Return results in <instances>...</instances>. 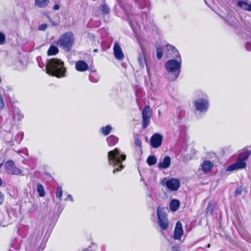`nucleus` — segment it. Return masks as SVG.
I'll return each mask as SVG.
<instances>
[{
  "label": "nucleus",
  "mask_w": 251,
  "mask_h": 251,
  "mask_svg": "<svg viewBox=\"0 0 251 251\" xmlns=\"http://www.w3.org/2000/svg\"><path fill=\"white\" fill-rule=\"evenodd\" d=\"M45 69L47 73L50 75L57 77L65 76L66 69L64 67V62L59 59L54 58L47 60Z\"/></svg>",
  "instance_id": "1"
},
{
  "label": "nucleus",
  "mask_w": 251,
  "mask_h": 251,
  "mask_svg": "<svg viewBox=\"0 0 251 251\" xmlns=\"http://www.w3.org/2000/svg\"><path fill=\"white\" fill-rule=\"evenodd\" d=\"M136 2L139 5L141 9H146L144 11L142 12V19L138 20L133 16L128 14L127 12L125 11L128 20L129 24L133 28V26L136 25L140 26L141 25L146 24L148 21V12L149 11V2L148 0H135Z\"/></svg>",
  "instance_id": "2"
},
{
  "label": "nucleus",
  "mask_w": 251,
  "mask_h": 251,
  "mask_svg": "<svg viewBox=\"0 0 251 251\" xmlns=\"http://www.w3.org/2000/svg\"><path fill=\"white\" fill-rule=\"evenodd\" d=\"M175 56H176V58L168 60L165 64L167 72L173 74V75L169 78L171 81L176 79L181 69L182 59L180 53L176 51H175Z\"/></svg>",
  "instance_id": "3"
},
{
  "label": "nucleus",
  "mask_w": 251,
  "mask_h": 251,
  "mask_svg": "<svg viewBox=\"0 0 251 251\" xmlns=\"http://www.w3.org/2000/svg\"><path fill=\"white\" fill-rule=\"evenodd\" d=\"M126 155L122 154L120 150L115 148L114 150L108 152V159L109 164L114 168L113 173H115L116 171H120L123 168L122 161L126 160Z\"/></svg>",
  "instance_id": "4"
},
{
  "label": "nucleus",
  "mask_w": 251,
  "mask_h": 251,
  "mask_svg": "<svg viewBox=\"0 0 251 251\" xmlns=\"http://www.w3.org/2000/svg\"><path fill=\"white\" fill-rule=\"evenodd\" d=\"M74 42V34L70 32L62 35L57 41V45L61 48L69 50Z\"/></svg>",
  "instance_id": "5"
},
{
  "label": "nucleus",
  "mask_w": 251,
  "mask_h": 251,
  "mask_svg": "<svg viewBox=\"0 0 251 251\" xmlns=\"http://www.w3.org/2000/svg\"><path fill=\"white\" fill-rule=\"evenodd\" d=\"M157 220L159 225L163 230H167L169 221L166 214L163 211V208L158 207L157 210Z\"/></svg>",
  "instance_id": "6"
},
{
  "label": "nucleus",
  "mask_w": 251,
  "mask_h": 251,
  "mask_svg": "<svg viewBox=\"0 0 251 251\" xmlns=\"http://www.w3.org/2000/svg\"><path fill=\"white\" fill-rule=\"evenodd\" d=\"M249 155L250 154H247L243 158L238 157L235 163L229 165L226 168V171L227 172H230L237 169L245 168L247 166L245 160L248 158Z\"/></svg>",
  "instance_id": "7"
},
{
  "label": "nucleus",
  "mask_w": 251,
  "mask_h": 251,
  "mask_svg": "<svg viewBox=\"0 0 251 251\" xmlns=\"http://www.w3.org/2000/svg\"><path fill=\"white\" fill-rule=\"evenodd\" d=\"M5 168L7 174L12 175H20L21 174V170L16 167L14 162L11 160H8L5 164Z\"/></svg>",
  "instance_id": "8"
},
{
  "label": "nucleus",
  "mask_w": 251,
  "mask_h": 251,
  "mask_svg": "<svg viewBox=\"0 0 251 251\" xmlns=\"http://www.w3.org/2000/svg\"><path fill=\"white\" fill-rule=\"evenodd\" d=\"M195 106L197 110L205 112L207 111L209 103L206 99H199L195 101Z\"/></svg>",
  "instance_id": "9"
},
{
  "label": "nucleus",
  "mask_w": 251,
  "mask_h": 251,
  "mask_svg": "<svg viewBox=\"0 0 251 251\" xmlns=\"http://www.w3.org/2000/svg\"><path fill=\"white\" fill-rule=\"evenodd\" d=\"M143 124L142 128L145 129L150 124V118L151 116V111L149 106H146L144 108L142 112Z\"/></svg>",
  "instance_id": "10"
},
{
  "label": "nucleus",
  "mask_w": 251,
  "mask_h": 251,
  "mask_svg": "<svg viewBox=\"0 0 251 251\" xmlns=\"http://www.w3.org/2000/svg\"><path fill=\"white\" fill-rule=\"evenodd\" d=\"M163 137L159 133L154 134L150 139L151 146L153 148H158L161 146Z\"/></svg>",
  "instance_id": "11"
},
{
  "label": "nucleus",
  "mask_w": 251,
  "mask_h": 251,
  "mask_svg": "<svg viewBox=\"0 0 251 251\" xmlns=\"http://www.w3.org/2000/svg\"><path fill=\"white\" fill-rule=\"evenodd\" d=\"M167 188L171 191H176L180 186V182L178 179L172 178L166 182Z\"/></svg>",
  "instance_id": "12"
},
{
  "label": "nucleus",
  "mask_w": 251,
  "mask_h": 251,
  "mask_svg": "<svg viewBox=\"0 0 251 251\" xmlns=\"http://www.w3.org/2000/svg\"><path fill=\"white\" fill-rule=\"evenodd\" d=\"M183 233V230L181 222L178 221L176 222L175 228L174 230V233L173 238L175 240H178L181 241V236Z\"/></svg>",
  "instance_id": "13"
},
{
  "label": "nucleus",
  "mask_w": 251,
  "mask_h": 251,
  "mask_svg": "<svg viewBox=\"0 0 251 251\" xmlns=\"http://www.w3.org/2000/svg\"><path fill=\"white\" fill-rule=\"evenodd\" d=\"M140 46L142 51V53H140L139 54L138 57V62L140 67L143 68L145 67V65H147L145 57V50L140 44Z\"/></svg>",
  "instance_id": "14"
},
{
  "label": "nucleus",
  "mask_w": 251,
  "mask_h": 251,
  "mask_svg": "<svg viewBox=\"0 0 251 251\" xmlns=\"http://www.w3.org/2000/svg\"><path fill=\"white\" fill-rule=\"evenodd\" d=\"M171 164V158L169 156H166L161 159L158 164V167L159 169H166L169 167Z\"/></svg>",
  "instance_id": "15"
},
{
  "label": "nucleus",
  "mask_w": 251,
  "mask_h": 251,
  "mask_svg": "<svg viewBox=\"0 0 251 251\" xmlns=\"http://www.w3.org/2000/svg\"><path fill=\"white\" fill-rule=\"evenodd\" d=\"M113 51L115 58L119 60H122L124 58V54L122 52L121 48L118 43H115L114 48Z\"/></svg>",
  "instance_id": "16"
},
{
  "label": "nucleus",
  "mask_w": 251,
  "mask_h": 251,
  "mask_svg": "<svg viewBox=\"0 0 251 251\" xmlns=\"http://www.w3.org/2000/svg\"><path fill=\"white\" fill-rule=\"evenodd\" d=\"M75 69L79 72H84L88 70V64L83 60H79L75 63Z\"/></svg>",
  "instance_id": "17"
},
{
  "label": "nucleus",
  "mask_w": 251,
  "mask_h": 251,
  "mask_svg": "<svg viewBox=\"0 0 251 251\" xmlns=\"http://www.w3.org/2000/svg\"><path fill=\"white\" fill-rule=\"evenodd\" d=\"M226 23L232 27L236 28V20L235 17L231 13H229L226 17L224 18Z\"/></svg>",
  "instance_id": "18"
},
{
  "label": "nucleus",
  "mask_w": 251,
  "mask_h": 251,
  "mask_svg": "<svg viewBox=\"0 0 251 251\" xmlns=\"http://www.w3.org/2000/svg\"><path fill=\"white\" fill-rule=\"evenodd\" d=\"M166 48L167 50V57L176 58V56H175V51H178L174 46L171 45H167Z\"/></svg>",
  "instance_id": "19"
},
{
  "label": "nucleus",
  "mask_w": 251,
  "mask_h": 251,
  "mask_svg": "<svg viewBox=\"0 0 251 251\" xmlns=\"http://www.w3.org/2000/svg\"><path fill=\"white\" fill-rule=\"evenodd\" d=\"M237 5L244 10L251 11V4H248L247 1H238Z\"/></svg>",
  "instance_id": "20"
},
{
  "label": "nucleus",
  "mask_w": 251,
  "mask_h": 251,
  "mask_svg": "<svg viewBox=\"0 0 251 251\" xmlns=\"http://www.w3.org/2000/svg\"><path fill=\"white\" fill-rule=\"evenodd\" d=\"M118 138L113 135H110L106 138V141L109 146L115 145L118 142Z\"/></svg>",
  "instance_id": "21"
},
{
  "label": "nucleus",
  "mask_w": 251,
  "mask_h": 251,
  "mask_svg": "<svg viewBox=\"0 0 251 251\" xmlns=\"http://www.w3.org/2000/svg\"><path fill=\"white\" fill-rule=\"evenodd\" d=\"M202 170L205 172H209L213 167V164L210 161H204L201 165Z\"/></svg>",
  "instance_id": "22"
},
{
  "label": "nucleus",
  "mask_w": 251,
  "mask_h": 251,
  "mask_svg": "<svg viewBox=\"0 0 251 251\" xmlns=\"http://www.w3.org/2000/svg\"><path fill=\"white\" fill-rule=\"evenodd\" d=\"M49 0H35L34 4L38 7L45 8L49 5Z\"/></svg>",
  "instance_id": "23"
},
{
  "label": "nucleus",
  "mask_w": 251,
  "mask_h": 251,
  "mask_svg": "<svg viewBox=\"0 0 251 251\" xmlns=\"http://www.w3.org/2000/svg\"><path fill=\"white\" fill-rule=\"evenodd\" d=\"M180 205V202L176 199H174L172 200L170 204V208L172 211H176Z\"/></svg>",
  "instance_id": "24"
},
{
  "label": "nucleus",
  "mask_w": 251,
  "mask_h": 251,
  "mask_svg": "<svg viewBox=\"0 0 251 251\" xmlns=\"http://www.w3.org/2000/svg\"><path fill=\"white\" fill-rule=\"evenodd\" d=\"M13 119L15 121H19L23 117L21 111L18 108H15L13 110Z\"/></svg>",
  "instance_id": "25"
},
{
  "label": "nucleus",
  "mask_w": 251,
  "mask_h": 251,
  "mask_svg": "<svg viewBox=\"0 0 251 251\" xmlns=\"http://www.w3.org/2000/svg\"><path fill=\"white\" fill-rule=\"evenodd\" d=\"M59 51L58 49L54 45H51L47 52L48 55H54L57 54Z\"/></svg>",
  "instance_id": "26"
},
{
  "label": "nucleus",
  "mask_w": 251,
  "mask_h": 251,
  "mask_svg": "<svg viewBox=\"0 0 251 251\" xmlns=\"http://www.w3.org/2000/svg\"><path fill=\"white\" fill-rule=\"evenodd\" d=\"M37 191L40 197H43L45 195L44 187L41 184H37Z\"/></svg>",
  "instance_id": "27"
},
{
  "label": "nucleus",
  "mask_w": 251,
  "mask_h": 251,
  "mask_svg": "<svg viewBox=\"0 0 251 251\" xmlns=\"http://www.w3.org/2000/svg\"><path fill=\"white\" fill-rule=\"evenodd\" d=\"M112 127L110 125H107L101 128V133L104 136L108 135L110 133Z\"/></svg>",
  "instance_id": "28"
},
{
  "label": "nucleus",
  "mask_w": 251,
  "mask_h": 251,
  "mask_svg": "<svg viewBox=\"0 0 251 251\" xmlns=\"http://www.w3.org/2000/svg\"><path fill=\"white\" fill-rule=\"evenodd\" d=\"M157 162V158L154 155L149 156L147 159V163L149 166H152Z\"/></svg>",
  "instance_id": "29"
},
{
  "label": "nucleus",
  "mask_w": 251,
  "mask_h": 251,
  "mask_svg": "<svg viewBox=\"0 0 251 251\" xmlns=\"http://www.w3.org/2000/svg\"><path fill=\"white\" fill-rule=\"evenodd\" d=\"M100 9L103 14H107L110 12L109 8L105 3H103L101 5Z\"/></svg>",
  "instance_id": "30"
},
{
  "label": "nucleus",
  "mask_w": 251,
  "mask_h": 251,
  "mask_svg": "<svg viewBox=\"0 0 251 251\" xmlns=\"http://www.w3.org/2000/svg\"><path fill=\"white\" fill-rule=\"evenodd\" d=\"M163 49L161 47L157 48V50H156V56H157V58L158 60H160L162 58V57L163 56Z\"/></svg>",
  "instance_id": "31"
},
{
  "label": "nucleus",
  "mask_w": 251,
  "mask_h": 251,
  "mask_svg": "<svg viewBox=\"0 0 251 251\" xmlns=\"http://www.w3.org/2000/svg\"><path fill=\"white\" fill-rule=\"evenodd\" d=\"M24 133L23 132H19L16 135L15 140L18 143H20L23 139Z\"/></svg>",
  "instance_id": "32"
},
{
  "label": "nucleus",
  "mask_w": 251,
  "mask_h": 251,
  "mask_svg": "<svg viewBox=\"0 0 251 251\" xmlns=\"http://www.w3.org/2000/svg\"><path fill=\"white\" fill-rule=\"evenodd\" d=\"M134 144L137 147L139 148V151L142 153V143L141 140H140L139 138H136L135 139Z\"/></svg>",
  "instance_id": "33"
},
{
  "label": "nucleus",
  "mask_w": 251,
  "mask_h": 251,
  "mask_svg": "<svg viewBox=\"0 0 251 251\" xmlns=\"http://www.w3.org/2000/svg\"><path fill=\"white\" fill-rule=\"evenodd\" d=\"M62 196V189L61 187H57L56 192V197L61 201V198Z\"/></svg>",
  "instance_id": "34"
},
{
  "label": "nucleus",
  "mask_w": 251,
  "mask_h": 251,
  "mask_svg": "<svg viewBox=\"0 0 251 251\" xmlns=\"http://www.w3.org/2000/svg\"><path fill=\"white\" fill-rule=\"evenodd\" d=\"M245 47L247 50L251 51V38L247 39L245 43Z\"/></svg>",
  "instance_id": "35"
},
{
  "label": "nucleus",
  "mask_w": 251,
  "mask_h": 251,
  "mask_svg": "<svg viewBox=\"0 0 251 251\" xmlns=\"http://www.w3.org/2000/svg\"><path fill=\"white\" fill-rule=\"evenodd\" d=\"M5 40L6 37L5 35L2 32H0V45H4L5 43Z\"/></svg>",
  "instance_id": "36"
},
{
  "label": "nucleus",
  "mask_w": 251,
  "mask_h": 251,
  "mask_svg": "<svg viewBox=\"0 0 251 251\" xmlns=\"http://www.w3.org/2000/svg\"><path fill=\"white\" fill-rule=\"evenodd\" d=\"M89 80L91 82L97 83L99 81V78L98 77H96L92 75H90Z\"/></svg>",
  "instance_id": "37"
},
{
  "label": "nucleus",
  "mask_w": 251,
  "mask_h": 251,
  "mask_svg": "<svg viewBox=\"0 0 251 251\" xmlns=\"http://www.w3.org/2000/svg\"><path fill=\"white\" fill-rule=\"evenodd\" d=\"M47 26V24H42L39 26L38 29L40 31H45L46 30Z\"/></svg>",
  "instance_id": "38"
},
{
  "label": "nucleus",
  "mask_w": 251,
  "mask_h": 251,
  "mask_svg": "<svg viewBox=\"0 0 251 251\" xmlns=\"http://www.w3.org/2000/svg\"><path fill=\"white\" fill-rule=\"evenodd\" d=\"M180 248L179 245H175L172 247V250L173 251H180Z\"/></svg>",
  "instance_id": "39"
},
{
  "label": "nucleus",
  "mask_w": 251,
  "mask_h": 251,
  "mask_svg": "<svg viewBox=\"0 0 251 251\" xmlns=\"http://www.w3.org/2000/svg\"><path fill=\"white\" fill-rule=\"evenodd\" d=\"M4 200V196L0 191V205H1Z\"/></svg>",
  "instance_id": "40"
},
{
  "label": "nucleus",
  "mask_w": 251,
  "mask_h": 251,
  "mask_svg": "<svg viewBox=\"0 0 251 251\" xmlns=\"http://www.w3.org/2000/svg\"><path fill=\"white\" fill-rule=\"evenodd\" d=\"M241 193V189L239 188H238L237 189H236V190H235V195H238L240 194Z\"/></svg>",
  "instance_id": "41"
},
{
  "label": "nucleus",
  "mask_w": 251,
  "mask_h": 251,
  "mask_svg": "<svg viewBox=\"0 0 251 251\" xmlns=\"http://www.w3.org/2000/svg\"><path fill=\"white\" fill-rule=\"evenodd\" d=\"M68 200H70L71 201H73L74 200L72 198V195H68V196H67V197L65 199V201H67Z\"/></svg>",
  "instance_id": "42"
},
{
  "label": "nucleus",
  "mask_w": 251,
  "mask_h": 251,
  "mask_svg": "<svg viewBox=\"0 0 251 251\" xmlns=\"http://www.w3.org/2000/svg\"><path fill=\"white\" fill-rule=\"evenodd\" d=\"M60 8V6L58 4H55L54 6H53V9L54 10H59Z\"/></svg>",
  "instance_id": "43"
},
{
  "label": "nucleus",
  "mask_w": 251,
  "mask_h": 251,
  "mask_svg": "<svg viewBox=\"0 0 251 251\" xmlns=\"http://www.w3.org/2000/svg\"><path fill=\"white\" fill-rule=\"evenodd\" d=\"M211 203L210 202H208V205H207V212H208V211L209 210H210V211H211L212 210L210 209L211 208Z\"/></svg>",
  "instance_id": "44"
},
{
  "label": "nucleus",
  "mask_w": 251,
  "mask_h": 251,
  "mask_svg": "<svg viewBox=\"0 0 251 251\" xmlns=\"http://www.w3.org/2000/svg\"><path fill=\"white\" fill-rule=\"evenodd\" d=\"M146 67H147V71L148 75L149 76H150V74H151V72H150V70L149 69V67L147 65H146Z\"/></svg>",
  "instance_id": "45"
},
{
  "label": "nucleus",
  "mask_w": 251,
  "mask_h": 251,
  "mask_svg": "<svg viewBox=\"0 0 251 251\" xmlns=\"http://www.w3.org/2000/svg\"><path fill=\"white\" fill-rule=\"evenodd\" d=\"M146 67H147V71L148 75L149 76H150V74H151V72H150V70L149 69V67L147 65H146Z\"/></svg>",
  "instance_id": "46"
},
{
  "label": "nucleus",
  "mask_w": 251,
  "mask_h": 251,
  "mask_svg": "<svg viewBox=\"0 0 251 251\" xmlns=\"http://www.w3.org/2000/svg\"><path fill=\"white\" fill-rule=\"evenodd\" d=\"M50 22L51 23V25H52V26H56V25H57V24L55 23L54 22H53V21H51L50 20Z\"/></svg>",
  "instance_id": "47"
},
{
  "label": "nucleus",
  "mask_w": 251,
  "mask_h": 251,
  "mask_svg": "<svg viewBox=\"0 0 251 251\" xmlns=\"http://www.w3.org/2000/svg\"><path fill=\"white\" fill-rule=\"evenodd\" d=\"M39 67L41 68H43L44 67V65L43 64H41L40 63H39Z\"/></svg>",
  "instance_id": "48"
},
{
  "label": "nucleus",
  "mask_w": 251,
  "mask_h": 251,
  "mask_svg": "<svg viewBox=\"0 0 251 251\" xmlns=\"http://www.w3.org/2000/svg\"><path fill=\"white\" fill-rule=\"evenodd\" d=\"M2 184V180L1 179V178H0V186Z\"/></svg>",
  "instance_id": "49"
},
{
  "label": "nucleus",
  "mask_w": 251,
  "mask_h": 251,
  "mask_svg": "<svg viewBox=\"0 0 251 251\" xmlns=\"http://www.w3.org/2000/svg\"><path fill=\"white\" fill-rule=\"evenodd\" d=\"M210 247V244H208L207 245V248H209Z\"/></svg>",
  "instance_id": "50"
},
{
  "label": "nucleus",
  "mask_w": 251,
  "mask_h": 251,
  "mask_svg": "<svg viewBox=\"0 0 251 251\" xmlns=\"http://www.w3.org/2000/svg\"><path fill=\"white\" fill-rule=\"evenodd\" d=\"M94 52H96L98 51V50L97 49H95L94 50H93Z\"/></svg>",
  "instance_id": "51"
},
{
  "label": "nucleus",
  "mask_w": 251,
  "mask_h": 251,
  "mask_svg": "<svg viewBox=\"0 0 251 251\" xmlns=\"http://www.w3.org/2000/svg\"><path fill=\"white\" fill-rule=\"evenodd\" d=\"M204 0L205 2L207 4H208L207 0Z\"/></svg>",
  "instance_id": "52"
},
{
  "label": "nucleus",
  "mask_w": 251,
  "mask_h": 251,
  "mask_svg": "<svg viewBox=\"0 0 251 251\" xmlns=\"http://www.w3.org/2000/svg\"><path fill=\"white\" fill-rule=\"evenodd\" d=\"M2 165H3L2 163H0V168H1V167L2 166Z\"/></svg>",
  "instance_id": "53"
},
{
  "label": "nucleus",
  "mask_w": 251,
  "mask_h": 251,
  "mask_svg": "<svg viewBox=\"0 0 251 251\" xmlns=\"http://www.w3.org/2000/svg\"><path fill=\"white\" fill-rule=\"evenodd\" d=\"M88 251L87 250H84L83 251Z\"/></svg>",
  "instance_id": "54"
}]
</instances>
